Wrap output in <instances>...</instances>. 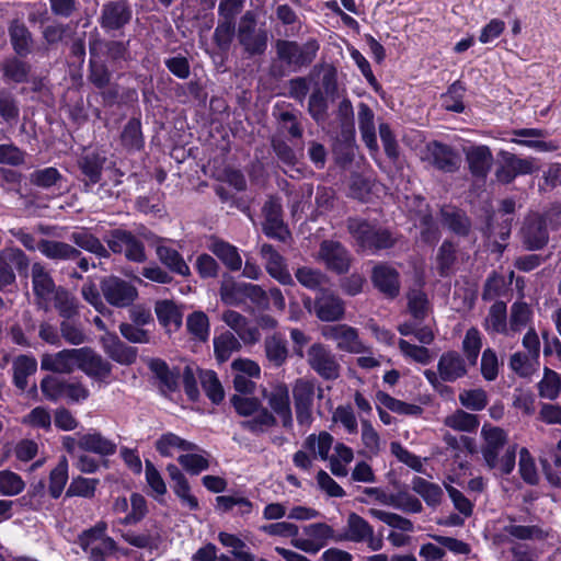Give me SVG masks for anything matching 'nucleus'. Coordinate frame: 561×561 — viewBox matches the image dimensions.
Instances as JSON below:
<instances>
[{
	"label": "nucleus",
	"instance_id": "nucleus-1",
	"mask_svg": "<svg viewBox=\"0 0 561 561\" xmlns=\"http://www.w3.org/2000/svg\"><path fill=\"white\" fill-rule=\"evenodd\" d=\"M483 444L481 454L485 466L490 470H497L500 474L507 476L513 472L516 462V444L508 443L507 433L491 424L481 428Z\"/></svg>",
	"mask_w": 561,
	"mask_h": 561
},
{
	"label": "nucleus",
	"instance_id": "nucleus-2",
	"mask_svg": "<svg viewBox=\"0 0 561 561\" xmlns=\"http://www.w3.org/2000/svg\"><path fill=\"white\" fill-rule=\"evenodd\" d=\"M347 231L351 233L356 244L370 253H377L382 250L391 249L397 243L394 233L385 227L370 222L362 218H348Z\"/></svg>",
	"mask_w": 561,
	"mask_h": 561
},
{
	"label": "nucleus",
	"instance_id": "nucleus-3",
	"mask_svg": "<svg viewBox=\"0 0 561 561\" xmlns=\"http://www.w3.org/2000/svg\"><path fill=\"white\" fill-rule=\"evenodd\" d=\"M230 402L239 415L251 416V419L240 422V426L254 435L265 433L277 424L276 416L267 408H264L255 397L233 394Z\"/></svg>",
	"mask_w": 561,
	"mask_h": 561
},
{
	"label": "nucleus",
	"instance_id": "nucleus-4",
	"mask_svg": "<svg viewBox=\"0 0 561 561\" xmlns=\"http://www.w3.org/2000/svg\"><path fill=\"white\" fill-rule=\"evenodd\" d=\"M270 34L264 25L257 24L256 14L247 11L239 20L237 27V41L248 57H256L265 54Z\"/></svg>",
	"mask_w": 561,
	"mask_h": 561
},
{
	"label": "nucleus",
	"instance_id": "nucleus-5",
	"mask_svg": "<svg viewBox=\"0 0 561 561\" xmlns=\"http://www.w3.org/2000/svg\"><path fill=\"white\" fill-rule=\"evenodd\" d=\"M41 390L44 397L53 402L67 399L71 403H79L90 396L89 389L77 378L64 379L50 375L42 379Z\"/></svg>",
	"mask_w": 561,
	"mask_h": 561
},
{
	"label": "nucleus",
	"instance_id": "nucleus-6",
	"mask_svg": "<svg viewBox=\"0 0 561 561\" xmlns=\"http://www.w3.org/2000/svg\"><path fill=\"white\" fill-rule=\"evenodd\" d=\"M340 541L366 543L371 551H379L383 547L382 535H376L373 526L362 516L352 512L347 516L346 525L336 537Z\"/></svg>",
	"mask_w": 561,
	"mask_h": 561
},
{
	"label": "nucleus",
	"instance_id": "nucleus-7",
	"mask_svg": "<svg viewBox=\"0 0 561 561\" xmlns=\"http://www.w3.org/2000/svg\"><path fill=\"white\" fill-rule=\"evenodd\" d=\"M100 290L105 301L115 308H129L138 298L136 286L115 275L103 277Z\"/></svg>",
	"mask_w": 561,
	"mask_h": 561
},
{
	"label": "nucleus",
	"instance_id": "nucleus-8",
	"mask_svg": "<svg viewBox=\"0 0 561 561\" xmlns=\"http://www.w3.org/2000/svg\"><path fill=\"white\" fill-rule=\"evenodd\" d=\"M105 242L111 252L124 253L130 262L144 263L147 261L144 243L131 231L122 228L112 229L108 231Z\"/></svg>",
	"mask_w": 561,
	"mask_h": 561
},
{
	"label": "nucleus",
	"instance_id": "nucleus-9",
	"mask_svg": "<svg viewBox=\"0 0 561 561\" xmlns=\"http://www.w3.org/2000/svg\"><path fill=\"white\" fill-rule=\"evenodd\" d=\"M309 367L323 380L333 381L340 377L341 364L332 350L322 343H313L307 351Z\"/></svg>",
	"mask_w": 561,
	"mask_h": 561
},
{
	"label": "nucleus",
	"instance_id": "nucleus-10",
	"mask_svg": "<svg viewBox=\"0 0 561 561\" xmlns=\"http://www.w3.org/2000/svg\"><path fill=\"white\" fill-rule=\"evenodd\" d=\"M318 50L319 44L316 39H310L302 45L285 39H278L276 42L278 59L290 67L301 68L309 66L314 60Z\"/></svg>",
	"mask_w": 561,
	"mask_h": 561
},
{
	"label": "nucleus",
	"instance_id": "nucleus-11",
	"mask_svg": "<svg viewBox=\"0 0 561 561\" xmlns=\"http://www.w3.org/2000/svg\"><path fill=\"white\" fill-rule=\"evenodd\" d=\"M133 19L128 0H108L101 7L98 23L105 33L122 32Z\"/></svg>",
	"mask_w": 561,
	"mask_h": 561
},
{
	"label": "nucleus",
	"instance_id": "nucleus-12",
	"mask_svg": "<svg viewBox=\"0 0 561 561\" xmlns=\"http://www.w3.org/2000/svg\"><path fill=\"white\" fill-rule=\"evenodd\" d=\"M520 241L527 251L543 249L549 242V231L545 217L539 213H531L524 218L519 231Z\"/></svg>",
	"mask_w": 561,
	"mask_h": 561
},
{
	"label": "nucleus",
	"instance_id": "nucleus-13",
	"mask_svg": "<svg viewBox=\"0 0 561 561\" xmlns=\"http://www.w3.org/2000/svg\"><path fill=\"white\" fill-rule=\"evenodd\" d=\"M89 54L92 57L100 58L103 54L114 65L127 61L130 58L129 41L104 39L95 30L94 33L90 34Z\"/></svg>",
	"mask_w": 561,
	"mask_h": 561
},
{
	"label": "nucleus",
	"instance_id": "nucleus-14",
	"mask_svg": "<svg viewBox=\"0 0 561 561\" xmlns=\"http://www.w3.org/2000/svg\"><path fill=\"white\" fill-rule=\"evenodd\" d=\"M106 157L96 151H87L77 159L78 180L83 184V191L89 193L100 183Z\"/></svg>",
	"mask_w": 561,
	"mask_h": 561
},
{
	"label": "nucleus",
	"instance_id": "nucleus-15",
	"mask_svg": "<svg viewBox=\"0 0 561 561\" xmlns=\"http://www.w3.org/2000/svg\"><path fill=\"white\" fill-rule=\"evenodd\" d=\"M76 365L90 378L104 380L112 373V364L91 347L77 348Z\"/></svg>",
	"mask_w": 561,
	"mask_h": 561
},
{
	"label": "nucleus",
	"instance_id": "nucleus-16",
	"mask_svg": "<svg viewBox=\"0 0 561 561\" xmlns=\"http://www.w3.org/2000/svg\"><path fill=\"white\" fill-rule=\"evenodd\" d=\"M318 260L336 274L348 272L351 265L348 251L341 242L334 240H323L320 243Z\"/></svg>",
	"mask_w": 561,
	"mask_h": 561
},
{
	"label": "nucleus",
	"instance_id": "nucleus-17",
	"mask_svg": "<svg viewBox=\"0 0 561 561\" xmlns=\"http://www.w3.org/2000/svg\"><path fill=\"white\" fill-rule=\"evenodd\" d=\"M262 213L264 215L263 232L268 237L279 241H285L289 236L284 220L283 207L280 199L270 197L263 205Z\"/></svg>",
	"mask_w": 561,
	"mask_h": 561
},
{
	"label": "nucleus",
	"instance_id": "nucleus-18",
	"mask_svg": "<svg viewBox=\"0 0 561 561\" xmlns=\"http://www.w3.org/2000/svg\"><path fill=\"white\" fill-rule=\"evenodd\" d=\"M327 340L336 342L340 351L358 354L364 352V345L359 340L358 332L355 328L347 324L325 325L321 331Z\"/></svg>",
	"mask_w": 561,
	"mask_h": 561
},
{
	"label": "nucleus",
	"instance_id": "nucleus-19",
	"mask_svg": "<svg viewBox=\"0 0 561 561\" xmlns=\"http://www.w3.org/2000/svg\"><path fill=\"white\" fill-rule=\"evenodd\" d=\"M426 150V160L437 170L453 173L459 169L460 157L450 146L434 140L427 144Z\"/></svg>",
	"mask_w": 561,
	"mask_h": 561
},
{
	"label": "nucleus",
	"instance_id": "nucleus-20",
	"mask_svg": "<svg viewBox=\"0 0 561 561\" xmlns=\"http://www.w3.org/2000/svg\"><path fill=\"white\" fill-rule=\"evenodd\" d=\"M344 301L328 289H320L314 298V314L325 322L339 321L344 317Z\"/></svg>",
	"mask_w": 561,
	"mask_h": 561
},
{
	"label": "nucleus",
	"instance_id": "nucleus-21",
	"mask_svg": "<svg viewBox=\"0 0 561 561\" xmlns=\"http://www.w3.org/2000/svg\"><path fill=\"white\" fill-rule=\"evenodd\" d=\"M8 35L14 55L27 57L34 51V35L21 19H13L9 22Z\"/></svg>",
	"mask_w": 561,
	"mask_h": 561
},
{
	"label": "nucleus",
	"instance_id": "nucleus-22",
	"mask_svg": "<svg viewBox=\"0 0 561 561\" xmlns=\"http://www.w3.org/2000/svg\"><path fill=\"white\" fill-rule=\"evenodd\" d=\"M101 343L105 354L121 365L129 366L137 359V347L127 345L115 333L106 332L101 337Z\"/></svg>",
	"mask_w": 561,
	"mask_h": 561
},
{
	"label": "nucleus",
	"instance_id": "nucleus-23",
	"mask_svg": "<svg viewBox=\"0 0 561 561\" xmlns=\"http://www.w3.org/2000/svg\"><path fill=\"white\" fill-rule=\"evenodd\" d=\"M437 370L443 382H455L468 374L465 358L456 351L442 354L437 363Z\"/></svg>",
	"mask_w": 561,
	"mask_h": 561
},
{
	"label": "nucleus",
	"instance_id": "nucleus-24",
	"mask_svg": "<svg viewBox=\"0 0 561 561\" xmlns=\"http://www.w3.org/2000/svg\"><path fill=\"white\" fill-rule=\"evenodd\" d=\"M33 294L37 300L47 301L57 290L55 280L42 262H34L31 267Z\"/></svg>",
	"mask_w": 561,
	"mask_h": 561
},
{
	"label": "nucleus",
	"instance_id": "nucleus-25",
	"mask_svg": "<svg viewBox=\"0 0 561 561\" xmlns=\"http://www.w3.org/2000/svg\"><path fill=\"white\" fill-rule=\"evenodd\" d=\"M18 55L4 57L0 61V71L4 83L21 84L28 81L32 66Z\"/></svg>",
	"mask_w": 561,
	"mask_h": 561
},
{
	"label": "nucleus",
	"instance_id": "nucleus-26",
	"mask_svg": "<svg viewBox=\"0 0 561 561\" xmlns=\"http://www.w3.org/2000/svg\"><path fill=\"white\" fill-rule=\"evenodd\" d=\"M79 449L101 457H110L116 453L117 444L101 432L91 430L79 434Z\"/></svg>",
	"mask_w": 561,
	"mask_h": 561
},
{
	"label": "nucleus",
	"instance_id": "nucleus-27",
	"mask_svg": "<svg viewBox=\"0 0 561 561\" xmlns=\"http://www.w3.org/2000/svg\"><path fill=\"white\" fill-rule=\"evenodd\" d=\"M271 412L279 416L285 428L293 426V413L290 408V397L287 386L279 385L270 393L265 394Z\"/></svg>",
	"mask_w": 561,
	"mask_h": 561
},
{
	"label": "nucleus",
	"instance_id": "nucleus-28",
	"mask_svg": "<svg viewBox=\"0 0 561 561\" xmlns=\"http://www.w3.org/2000/svg\"><path fill=\"white\" fill-rule=\"evenodd\" d=\"M507 524L503 531L516 540L522 541H542L549 537V531L539 525H520V518L514 515L506 516Z\"/></svg>",
	"mask_w": 561,
	"mask_h": 561
},
{
	"label": "nucleus",
	"instance_id": "nucleus-29",
	"mask_svg": "<svg viewBox=\"0 0 561 561\" xmlns=\"http://www.w3.org/2000/svg\"><path fill=\"white\" fill-rule=\"evenodd\" d=\"M371 280L376 288L389 298H394L400 291L398 271L387 264H378L374 267Z\"/></svg>",
	"mask_w": 561,
	"mask_h": 561
},
{
	"label": "nucleus",
	"instance_id": "nucleus-30",
	"mask_svg": "<svg viewBox=\"0 0 561 561\" xmlns=\"http://www.w3.org/2000/svg\"><path fill=\"white\" fill-rule=\"evenodd\" d=\"M165 470L171 481V488L182 504L186 505L191 511L198 510V500L191 494V486L185 474L174 463H169Z\"/></svg>",
	"mask_w": 561,
	"mask_h": 561
},
{
	"label": "nucleus",
	"instance_id": "nucleus-31",
	"mask_svg": "<svg viewBox=\"0 0 561 561\" xmlns=\"http://www.w3.org/2000/svg\"><path fill=\"white\" fill-rule=\"evenodd\" d=\"M261 255L265 260L267 273L278 280L282 285L294 284L290 273L286 268L284 257L274 249L272 244L265 243L261 247Z\"/></svg>",
	"mask_w": 561,
	"mask_h": 561
},
{
	"label": "nucleus",
	"instance_id": "nucleus-32",
	"mask_svg": "<svg viewBox=\"0 0 561 561\" xmlns=\"http://www.w3.org/2000/svg\"><path fill=\"white\" fill-rule=\"evenodd\" d=\"M264 354L270 364L274 368H279L286 364L289 350L286 339L278 332H274L271 335L265 336L264 342Z\"/></svg>",
	"mask_w": 561,
	"mask_h": 561
},
{
	"label": "nucleus",
	"instance_id": "nucleus-33",
	"mask_svg": "<svg viewBox=\"0 0 561 561\" xmlns=\"http://www.w3.org/2000/svg\"><path fill=\"white\" fill-rule=\"evenodd\" d=\"M70 241L80 251L84 250L101 259L110 257L108 247L106 248L102 241L87 228L72 231L70 234Z\"/></svg>",
	"mask_w": 561,
	"mask_h": 561
},
{
	"label": "nucleus",
	"instance_id": "nucleus-34",
	"mask_svg": "<svg viewBox=\"0 0 561 561\" xmlns=\"http://www.w3.org/2000/svg\"><path fill=\"white\" fill-rule=\"evenodd\" d=\"M77 348L62 350L54 355L44 354L41 359V368L46 371L67 374L73 370L76 365Z\"/></svg>",
	"mask_w": 561,
	"mask_h": 561
},
{
	"label": "nucleus",
	"instance_id": "nucleus-35",
	"mask_svg": "<svg viewBox=\"0 0 561 561\" xmlns=\"http://www.w3.org/2000/svg\"><path fill=\"white\" fill-rule=\"evenodd\" d=\"M466 158L473 176L481 179L486 176L493 163V156L489 147H471L467 150Z\"/></svg>",
	"mask_w": 561,
	"mask_h": 561
},
{
	"label": "nucleus",
	"instance_id": "nucleus-36",
	"mask_svg": "<svg viewBox=\"0 0 561 561\" xmlns=\"http://www.w3.org/2000/svg\"><path fill=\"white\" fill-rule=\"evenodd\" d=\"M484 330L490 334L510 335V323L507 322V307L502 300H496L490 308L483 322Z\"/></svg>",
	"mask_w": 561,
	"mask_h": 561
},
{
	"label": "nucleus",
	"instance_id": "nucleus-37",
	"mask_svg": "<svg viewBox=\"0 0 561 561\" xmlns=\"http://www.w3.org/2000/svg\"><path fill=\"white\" fill-rule=\"evenodd\" d=\"M156 255L170 272L183 277L191 275L190 266L178 250L163 244H157Z\"/></svg>",
	"mask_w": 561,
	"mask_h": 561
},
{
	"label": "nucleus",
	"instance_id": "nucleus-38",
	"mask_svg": "<svg viewBox=\"0 0 561 561\" xmlns=\"http://www.w3.org/2000/svg\"><path fill=\"white\" fill-rule=\"evenodd\" d=\"M9 232L26 250L32 252L38 250L46 259L50 261L54 260V257L50 254V251H53V247H50V244L60 243V241L51 239H41L39 241H36L35 237L23 228H12L9 230Z\"/></svg>",
	"mask_w": 561,
	"mask_h": 561
},
{
	"label": "nucleus",
	"instance_id": "nucleus-39",
	"mask_svg": "<svg viewBox=\"0 0 561 561\" xmlns=\"http://www.w3.org/2000/svg\"><path fill=\"white\" fill-rule=\"evenodd\" d=\"M208 249L230 271H239L241 268L242 259L234 245L220 239H214L208 245Z\"/></svg>",
	"mask_w": 561,
	"mask_h": 561
},
{
	"label": "nucleus",
	"instance_id": "nucleus-40",
	"mask_svg": "<svg viewBox=\"0 0 561 561\" xmlns=\"http://www.w3.org/2000/svg\"><path fill=\"white\" fill-rule=\"evenodd\" d=\"M358 127L362 134L363 141L366 146L376 150L378 148L375 128V114L373 110L364 102L358 104Z\"/></svg>",
	"mask_w": 561,
	"mask_h": 561
},
{
	"label": "nucleus",
	"instance_id": "nucleus-41",
	"mask_svg": "<svg viewBox=\"0 0 561 561\" xmlns=\"http://www.w3.org/2000/svg\"><path fill=\"white\" fill-rule=\"evenodd\" d=\"M53 251H50L54 262L60 261H73L77 266L83 272H88L90 268L89 259L82 255V252L75 245L60 241V243L50 244Z\"/></svg>",
	"mask_w": 561,
	"mask_h": 561
},
{
	"label": "nucleus",
	"instance_id": "nucleus-42",
	"mask_svg": "<svg viewBox=\"0 0 561 561\" xmlns=\"http://www.w3.org/2000/svg\"><path fill=\"white\" fill-rule=\"evenodd\" d=\"M12 370L14 386L24 391L27 387V378L37 370V360L30 355H19L12 363Z\"/></svg>",
	"mask_w": 561,
	"mask_h": 561
},
{
	"label": "nucleus",
	"instance_id": "nucleus-43",
	"mask_svg": "<svg viewBox=\"0 0 561 561\" xmlns=\"http://www.w3.org/2000/svg\"><path fill=\"white\" fill-rule=\"evenodd\" d=\"M156 450L162 457H170L174 449L183 451H195L198 446L192 442L181 438L174 433L168 432L162 434L154 443Z\"/></svg>",
	"mask_w": 561,
	"mask_h": 561
},
{
	"label": "nucleus",
	"instance_id": "nucleus-44",
	"mask_svg": "<svg viewBox=\"0 0 561 561\" xmlns=\"http://www.w3.org/2000/svg\"><path fill=\"white\" fill-rule=\"evenodd\" d=\"M442 221L449 230L461 237H467L471 230L469 217L459 209H442Z\"/></svg>",
	"mask_w": 561,
	"mask_h": 561
},
{
	"label": "nucleus",
	"instance_id": "nucleus-45",
	"mask_svg": "<svg viewBox=\"0 0 561 561\" xmlns=\"http://www.w3.org/2000/svg\"><path fill=\"white\" fill-rule=\"evenodd\" d=\"M53 298L54 306L64 320H70L79 314V302L66 288L59 286Z\"/></svg>",
	"mask_w": 561,
	"mask_h": 561
},
{
	"label": "nucleus",
	"instance_id": "nucleus-46",
	"mask_svg": "<svg viewBox=\"0 0 561 561\" xmlns=\"http://www.w3.org/2000/svg\"><path fill=\"white\" fill-rule=\"evenodd\" d=\"M411 488L428 506L435 507L442 502L444 493L442 488L436 483L430 482L421 477H414Z\"/></svg>",
	"mask_w": 561,
	"mask_h": 561
},
{
	"label": "nucleus",
	"instance_id": "nucleus-47",
	"mask_svg": "<svg viewBox=\"0 0 561 561\" xmlns=\"http://www.w3.org/2000/svg\"><path fill=\"white\" fill-rule=\"evenodd\" d=\"M121 141L128 151H139L142 149L145 140L141 131V123L138 118H130L124 126L121 134Z\"/></svg>",
	"mask_w": 561,
	"mask_h": 561
},
{
	"label": "nucleus",
	"instance_id": "nucleus-48",
	"mask_svg": "<svg viewBox=\"0 0 561 561\" xmlns=\"http://www.w3.org/2000/svg\"><path fill=\"white\" fill-rule=\"evenodd\" d=\"M329 100L320 88H313L308 100V113L318 125L324 124L329 117Z\"/></svg>",
	"mask_w": 561,
	"mask_h": 561
},
{
	"label": "nucleus",
	"instance_id": "nucleus-49",
	"mask_svg": "<svg viewBox=\"0 0 561 561\" xmlns=\"http://www.w3.org/2000/svg\"><path fill=\"white\" fill-rule=\"evenodd\" d=\"M154 311L162 325L173 327L174 329H179L182 325L183 314L173 301H158L156 304Z\"/></svg>",
	"mask_w": 561,
	"mask_h": 561
},
{
	"label": "nucleus",
	"instance_id": "nucleus-50",
	"mask_svg": "<svg viewBox=\"0 0 561 561\" xmlns=\"http://www.w3.org/2000/svg\"><path fill=\"white\" fill-rule=\"evenodd\" d=\"M241 348L239 340L229 331L221 333L214 339L215 356L219 363L227 362L232 353Z\"/></svg>",
	"mask_w": 561,
	"mask_h": 561
},
{
	"label": "nucleus",
	"instance_id": "nucleus-51",
	"mask_svg": "<svg viewBox=\"0 0 561 561\" xmlns=\"http://www.w3.org/2000/svg\"><path fill=\"white\" fill-rule=\"evenodd\" d=\"M456 260L457 256L455 245L450 241L445 240L438 248L436 255V270L438 275L440 277L450 276L454 273L453 267L456 263Z\"/></svg>",
	"mask_w": 561,
	"mask_h": 561
},
{
	"label": "nucleus",
	"instance_id": "nucleus-52",
	"mask_svg": "<svg viewBox=\"0 0 561 561\" xmlns=\"http://www.w3.org/2000/svg\"><path fill=\"white\" fill-rule=\"evenodd\" d=\"M533 319V310L525 301H515L511 306L510 330L511 333L520 332Z\"/></svg>",
	"mask_w": 561,
	"mask_h": 561
},
{
	"label": "nucleus",
	"instance_id": "nucleus-53",
	"mask_svg": "<svg viewBox=\"0 0 561 561\" xmlns=\"http://www.w3.org/2000/svg\"><path fill=\"white\" fill-rule=\"evenodd\" d=\"M445 425L460 432H476L480 422L476 414L457 410L445 419Z\"/></svg>",
	"mask_w": 561,
	"mask_h": 561
},
{
	"label": "nucleus",
	"instance_id": "nucleus-54",
	"mask_svg": "<svg viewBox=\"0 0 561 561\" xmlns=\"http://www.w3.org/2000/svg\"><path fill=\"white\" fill-rule=\"evenodd\" d=\"M316 383L313 380L298 378L293 386L294 405L313 407Z\"/></svg>",
	"mask_w": 561,
	"mask_h": 561
},
{
	"label": "nucleus",
	"instance_id": "nucleus-55",
	"mask_svg": "<svg viewBox=\"0 0 561 561\" xmlns=\"http://www.w3.org/2000/svg\"><path fill=\"white\" fill-rule=\"evenodd\" d=\"M111 71L104 60L100 57L90 56L89 60V81L98 89H104L111 81Z\"/></svg>",
	"mask_w": 561,
	"mask_h": 561
},
{
	"label": "nucleus",
	"instance_id": "nucleus-56",
	"mask_svg": "<svg viewBox=\"0 0 561 561\" xmlns=\"http://www.w3.org/2000/svg\"><path fill=\"white\" fill-rule=\"evenodd\" d=\"M465 91V85L459 80L455 81L447 92L442 94V106L450 112L462 113L465 110L462 102Z\"/></svg>",
	"mask_w": 561,
	"mask_h": 561
},
{
	"label": "nucleus",
	"instance_id": "nucleus-57",
	"mask_svg": "<svg viewBox=\"0 0 561 561\" xmlns=\"http://www.w3.org/2000/svg\"><path fill=\"white\" fill-rule=\"evenodd\" d=\"M199 379L202 388L210 401L215 404L220 403L224 400L225 392L217 375L211 370H202Z\"/></svg>",
	"mask_w": 561,
	"mask_h": 561
},
{
	"label": "nucleus",
	"instance_id": "nucleus-58",
	"mask_svg": "<svg viewBox=\"0 0 561 561\" xmlns=\"http://www.w3.org/2000/svg\"><path fill=\"white\" fill-rule=\"evenodd\" d=\"M2 259L9 266L15 270L19 275L27 276L30 259L20 248H5L0 252Z\"/></svg>",
	"mask_w": 561,
	"mask_h": 561
},
{
	"label": "nucleus",
	"instance_id": "nucleus-59",
	"mask_svg": "<svg viewBox=\"0 0 561 561\" xmlns=\"http://www.w3.org/2000/svg\"><path fill=\"white\" fill-rule=\"evenodd\" d=\"M0 117L8 124L16 123L20 117L19 101L7 89L0 90Z\"/></svg>",
	"mask_w": 561,
	"mask_h": 561
},
{
	"label": "nucleus",
	"instance_id": "nucleus-60",
	"mask_svg": "<svg viewBox=\"0 0 561 561\" xmlns=\"http://www.w3.org/2000/svg\"><path fill=\"white\" fill-rule=\"evenodd\" d=\"M295 277L304 287L319 291L322 289V285L327 282V276L320 270L309 266L297 268Z\"/></svg>",
	"mask_w": 561,
	"mask_h": 561
},
{
	"label": "nucleus",
	"instance_id": "nucleus-61",
	"mask_svg": "<svg viewBox=\"0 0 561 561\" xmlns=\"http://www.w3.org/2000/svg\"><path fill=\"white\" fill-rule=\"evenodd\" d=\"M68 481V462L62 457L58 465L50 471L49 476V494L54 499H58Z\"/></svg>",
	"mask_w": 561,
	"mask_h": 561
},
{
	"label": "nucleus",
	"instance_id": "nucleus-62",
	"mask_svg": "<svg viewBox=\"0 0 561 561\" xmlns=\"http://www.w3.org/2000/svg\"><path fill=\"white\" fill-rule=\"evenodd\" d=\"M481 347L482 340L479 330L473 327L468 329L462 341V351L466 355L469 365H477Z\"/></svg>",
	"mask_w": 561,
	"mask_h": 561
},
{
	"label": "nucleus",
	"instance_id": "nucleus-63",
	"mask_svg": "<svg viewBox=\"0 0 561 561\" xmlns=\"http://www.w3.org/2000/svg\"><path fill=\"white\" fill-rule=\"evenodd\" d=\"M377 400L380 404H382L390 411L399 414L417 415L422 412L421 407L398 400L386 392L379 391L377 393Z\"/></svg>",
	"mask_w": 561,
	"mask_h": 561
},
{
	"label": "nucleus",
	"instance_id": "nucleus-64",
	"mask_svg": "<svg viewBox=\"0 0 561 561\" xmlns=\"http://www.w3.org/2000/svg\"><path fill=\"white\" fill-rule=\"evenodd\" d=\"M98 483V479H88L80 476L73 478L66 491V497L81 496L91 499L94 496Z\"/></svg>",
	"mask_w": 561,
	"mask_h": 561
}]
</instances>
